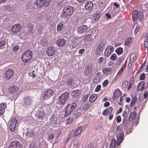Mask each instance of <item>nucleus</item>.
<instances>
[{
  "label": "nucleus",
  "mask_w": 148,
  "mask_h": 148,
  "mask_svg": "<svg viewBox=\"0 0 148 148\" xmlns=\"http://www.w3.org/2000/svg\"><path fill=\"white\" fill-rule=\"evenodd\" d=\"M76 106V103L74 100L69 101L68 103L66 106L65 111V116H67L70 114Z\"/></svg>",
  "instance_id": "f257e3e1"
},
{
  "label": "nucleus",
  "mask_w": 148,
  "mask_h": 148,
  "mask_svg": "<svg viewBox=\"0 0 148 148\" xmlns=\"http://www.w3.org/2000/svg\"><path fill=\"white\" fill-rule=\"evenodd\" d=\"M48 108L49 109V108L47 107H38L36 116V119L39 121L42 120L44 118L45 115V113L46 112V109L47 110Z\"/></svg>",
  "instance_id": "f03ea898"
},
{
  "label": "nucleus",
  "mask_w": 148,
  "mask_h": 148,
  "mask_svg": "<svg viewBox=\"0 0 148 148\" xmlns=\"http://www.w3.org/2000/svg\"><path fill=\"white\" fill-rule=\"evenodd\" d=\"M32 51L30 50H26L23 54L21 57L22 61L25 63L28 62L32 57Z\"/></svg>",
  "instance_id": "7ed1b4c3"
},
{
  "label": "nucleus",
  "mask_w": 148,
  "mask_h": 148,
  "mask_svg": "<svg viewBox=\"0 0 148 148\" xmlns=\"http://www.w3.org/2000/svg\"><path fill=\"white\" fill-rule=\"evenodd\" d=\"M82 130V126H79L77 128L75 131L74 130H72L70 133L69 136H68L67 137L66 141H68L69 140L70 137L72 138L79 135L81 133Z\"/></svg>",
  "instance_id": "20e7f679"
},
{
  "label": "nucleus",
  "mask_w": 148,
  "mask_h": 148,
  "mask_svg": "<svg viewBox=\"0 0 148 148\" xmlns=\"http://www.w3.org/2000/svg\"><path fill=\"white\" fill-rule=\"evenodd\" d=\"M74 9L72 6H69L64 8L62 14L65 16L68 17L72 15Z\"/></svg>",
  "instance_id": "39448f33"
},
{
  "label": "nucleus",
  "mask_w": 148,
  "mask_h": 148,
  "mask_svg": "<svg viewBox=\"0 0 148 148\" xmlns=\"http://www.w3.org/2000/svg\"><path fill=\"white\" fill-rule=\"evenodd\" d=\"M69 96V93L67 92H64L58 98V103L59 104H63L67 101Z\"/></svg>",
  "instance_id": "423d86ee"
},
{
  "label": "nucleus",
  "mask_w": 148,
  "mask_h": 148,
  "mask_svg": "<svg viewBox=\"0 0 148 148\" xmlns=\"http://www.w3.org/2000/svg\"><path fill=\"white\" fill-rule=\"evenodd\" d=\"M17 123L18 121L16 118H11L10 119L8 123L10 124L9 128L11 132H14L16 128Z\"/></svg>",
  "instance_id": "0eeeda50"
},
{
  "label": "nucleus",
  "mask_w": 148,
  "mask_h": 148,
  "mask_svg": "<svg viewBox=\"0 0 148 148\" xmlns=\"http://www.w3.org/2000/svg\"><path fill=\"white\" fill-rule=\"evenodd\" d=\"M50 4L49 0H36L34 5H37L38 7L41 8L43 5L46 7L48 6Z\"/></svg>",
  "instance_id": "6e6552de"
},
{
  "label": "nucleus",
  "mask_w": 148,
  "mask_h": 148,
  "mask_svg": "<svg viewBox=\"0 0 148 148\" xmlns=\"http://www.w3.org/2000/svg\"><path fill=\"white\" fill-rule=\"evenodd\" d=\"M32 99L29 97H25L23 100L22 104L23 106L26 109L29 108L31 106Z\"/></svg>",
  "instance_id": "1a4fd4ad"
},
{
  "label": "nucleus",
  "mask_w": 148,
  "mask_h": 148,
  "mask_svg": "<svg viewBox=\"0 0 148 148\" xmlns=\"http://www.w3.org/2000/svg\"><path fill=\"white\" fill-rule=\"evenodd\" d=\"M81 41V39L80 38L74 37L71 41V45L70 47L71 48H75L80 43Z\"/></svg>",
  "instance_id": "9d476101"
},
{
  "label": "nucleus",
  "mask_w": 148,
  "mask_h": 148,
  "mask_svg": "<svg viewBox=\"0 0 148 148\" xmlns=\"http://www.w3.org/2000/svg\"><path fill=\"white\" fill-rule=\"evenodd\" d=\"M53 91L51 89L45 91L43 96V99L47 100L53 95Z\"/></svg>",
  "instance_id": "9b49d317"
},
{
  "label": "nucleus",
  "mask_w": 148,
  "mask_h": 148,
  "mask_svg": "<svg viewBox=\"0 0 148 148\" xmlns=\"http://www.w3.org/2000/svg\"><path fill=\"white\" fill-rule=\"evenodd\" d=\"M88 27L86 25H83L77 28V32L79 34L86 32L88 29Z\"/></svg>",
  "instance_id": "f8f14e48"
},
{
  "label": "nucleus",
  "mask_w": 148,
  "mask_h": 148,
  "mask_svg": "<svg viewBox=\"0 0 148 148\" xmlns=\"http://www.w3.org/2000/svg\"><path fill=\"white\" fill-rule=\"evenodd\" d=\"M124 137V133L121 130H120L116 135L117 145H120L122 142Z\"/></svg>",
  "instance_id": "ddd939ff"
},
{
  "label": "nucleus",
  "mask_w": 148,
  "mask_h": 148,
  "mask_svg": "<svg viewBox=\"0 0 148 148\" xmlns=\"http://www.w3.org/2000/svg\"><path fill=\"white\" fill-rule=\"evenodd\" d=\"M14 75V72L12 69H8L5 73V77L7 80L10 79Z\"/></svg>",
  "instance_id": "4468645a"
},
{
  "label": "nucleus",
  "mask_w": 148,
  "mask_h": 148,
  "mask_svg": "<svg viewBox=\"0 0 148 148\" xmlns=\"http://www.w3.org/2000/svg\"><path fill=\"white\" fill-rule=\"evenodd\" d=\"M114 50L113 47L109 46L106 48L104 53L105 56L106 57L109 56L112 52Z\"/></svg>",
  "instance_id": "2eb2a0df"
},
{
  "label": "nucleus",
  "mask_w": 148,
  "mask_h": 148,
  "mask_svg": "<svg viewBox=\"0 0 148 148\" xmlns=\"http://www.w3.org/2000/svg\"><path fill=\"white\" fill-rule=\"evenodd\" d=\"M104 44L103 43L101 42L99 44L96 49L95 53L97 55H99L102 51L103 49Z\"/></svg>",
  "instance_id": "dca6fc26"
},
{
  "label": "nucleus",
  "mask_w": 148,
  "mask_h": 148,
  "mask_svg": "<svg viewBox=\"0 0 148 148\" xmlns=\"http://www.w3.org/2000/svg\"><path fill=\"white\" fill-rule=\"evenodd\" d=\"M93 35L90 34L86 35L84 37L85 43L89 44L93 40Z\"/></svg>",
  "instance_id": "f3484780"
},
{
  "label": "nucleus",
  "mask_w": 148,
  "mask_h": 148,
  "mask_svg": "<svg viewBox=\"0 0 148 148\" xmlns=\"http://www.w3.org/2000/svg\"><path fill=\"white\" fill-rule=\"evenodd\" d=\"M21 27L20 25L18 24L13 26L11 28L12 34L17 33L20 29Z\"/></svg>",
  "instance_id": "a211bd4d"
},
{
  "label": "nucleus",
  "mask_w": 148,
  "mask_h": 148,
  "mask_svg": "<svg viewBox=\"0 0 148 148\" xmlns=\"http://www.w3.org/2000/svg\"><path fill=\"white\" fill-rule=\"evenodd\" d=\"M93 7V3L90 1H87L85 5V8L87 10H92Z\"/></svg>",
  "instance_id": "6ab92c4d"
},
{
  "label": "nucleus",
  "mask_w": 148,
  "mask_h": 148,
  "mask_svg": "<svg viewBox=\"0 0 148 148\" xmlns=\"http://www.w3.org/2000/svg\"><path fill=\"white\" fill-rule=\"evenodd\" d=\"M21 147L19 143L17 141L12 142L8 148H21Z\"/></svg>",
  "instance_id": "aec40b11"
},
{
  "label": "nucleus",
  "mask_w": 148,
  "mask_h": 148,
  "mask_svg": "<svg viewBox=\"0 0 148 148\" xmlns=\"http://www.w3.org/2000/svg\"><path fill=\"white\" fill-rule=\"evenodd\" d=\"M66 43V40L64 38L58 39L56 42L57 45L59 47H63L65 45Z\"/></svg>",
  "instance_id": "412c9836"
},
{
  "label": "nucleus",
  "mask_w": 148,
  "mask_h": 148,
  "mask_svg": "<svg viewBox=\"0 0 148 148\" xmlns=\"http://www.w3.org/2000/svg\"><path fill=\"white\" fill-rule=\"evenodd\" d=\"M57 120V117L54 115H52L50 118L49 120V123L50 124L53 125L56 123Z\"/></svg>",
  "instance_id": "4be33fe9"
},
{
  "label": "nucleus",
  "mask_w": 148,
  "mask_h": 148,
  "mask_svg": "<svg viewBox=\"0 0 148 148\" xmlns=\"http://www.w3.org/2000/svg\"><path fill=\"white\" fill-rule=\"evenodd\" d=\"M47 55L50 56H52L54 54L55 50L52 47L48 48L47 50Z\"/></svg>",
  "instance_id": "5701e85b"
},
{
  "label": "nucleus",
  "mask_w": 148,
  "mask_h": 148,
  "mask_svg": "<svg viewBox=\"0 0 148 148\" xmlns=\"http://www.w3.org/2000/svg\"><path fill=\"white\" fill-rule=\"evenodd\" d=\"M18 90V86L16 85L11 86L8 89L9 92L10 93H14L16 92Z\"/></svg>",
  "instance_id": "b1692460"
},
{
  "label": "nucleus",
  "mask_w": 148,
  "mask_h": 148,
  "mask_svg": "<svg viewBox=\"0 0 148 148\" xmlns=\"http://www.w3.org/2000/svg\"><path fill=\"white\" fill-rule=\"evenodd\" d=\"M6 108V103H2L0 104V115H3V114Z\"/></svg>",
  "instance_id": "393cba45"
},
{
  "label": "nucleus",
  "mask_w": 148,
  "mask_h": 148,
  "mask_svg": "<svg viewBox=\"0 0 148 148\" xmlns=\"http://www.w3.org/2000/svg\"><path fill=\"white\" fill-rule=\"evenodd\" d=\"M36 132H35L33 130H31L25 133V135L26 136L29 137L30 138L33 137L36 134Z\"/></svg>",
  "instance_id": "a878e982"
},
{
  "label": "nucleus",
  "mask_w": 148,
  "mask_h": 148,
  "mask_svg": "<svg viewBox=\"0 0 148 148\" xmlns=\"http://www.w3.org/2000/svg\"><path fill=\"white\" fill-rule=\"evenodd\" d=\"M106 5L107 3L105 1L100 0L99 3V6L100 10H103L106 7Z\"/></svg>",
  "instance_id": "bb28decb"
},
{
  "label": "nucleus",
  "mask_w": 148,
  "mask_h": 148,
  "mask_svg": "<svg viewBox=\"0 0 148 148\" xmlns=\"http://www.w3.org/2000/svg\"><path fill=\"white\" fill-rule=\"evenodd\" d=\"M80 93V91L79 90H74L72 92V98H78Z\"/></svg>",
  "instance_id": "cd10ccee"
},
{
  "label": "nucleus",
  "mask_w": 148,
  "mask_h": 148,
  "mask_svg": "<svg viewBox=\"0 0 148 148\" xmlns=\"http://www.w3.org/2000/svg\"><path fill=\"white\" fill-rule=\"evenodd\" d=\"M139 12L138 10H135L132 13V18L133 21H135L137 18L138 16Z\"/></svg>",
  "instance_id": "c85d7f7f"
},
{
  "label": "nucleus",
  "mask_w": 148,
  "mask_h": 148,
  "mask_svg": "<svg viewBox=\"0 0 148 148\" xmlns=\"http://www.w3.org/2000/svg\"><path fill=\"white\" fill-rule=\"evenodd\" d=\"M109 12L110 14L114 16L118 13V11L116 10L114 8H111Z\"/></svg>",
  "instance_id": "c756f323"
},
{
  "label": "nucleus",
  "mask_w": 148,
  "mask_h": 148,
  "mask_svg": "<svg viewBox=\"0 0 148 148\" xmlns=\"http://www.w3.org/2000/svg\"><path fill=\"white\" fill-rule=\"evenodd\" d=\"M145 82H140L138 85L137 89L138 91H140L142 90L144 87Z\"/></svg>",
  "instance_id": "7c9ffc66"
},
{
  "label": "nucleus",
  "mask_w": 148,
  "mask_h": 148,
  "mask_svg": "<svg viewBox=\"0 0 148 148\" xmlns=\"http://www.w3.org/2000/svg\"><path fill=\"white\" fill-rule=\"evenodd\" d=\"M136 112L134 111L131 113L129 118V121H131L134 119L136 117Z\"/></svg>",
  "instance_id": "2f4dec72"
},
{
  "label": "nucleus",
  "mask_w": 148,
  "mask_h": 148,
  "mask_svg": "<svg viewBox=\"0 0 148 148\" xmlns=\"http://www.w3.org/2000/svg\"><path fill=\"white\" fill-rule=\"evenodd\" d=\"M97 98V95L96 94H93L91 95L89 98V101L91 103L94 101Z\"/></svg>",
  "instance_id": "473e14b6"
},
{
  "label": "nucleus",
  "mask_w": 148,
  "mask_h": 148,
  "mask_svg": "<svg viewBox=\"0 0 148 148\" xmlns=\"http://www.w3.org/2000/svg\"><path fill=\"white\" fill-rule=\"evenodd\" d=\"M101 16V14L99 12H96L92 15V17L93 19L96 21Z\"/></svg>",
  "instance_id": "72a5a7b5"
},
{
  "label": "nucleus",
  "mask_w": 148,
  "mask_h": 148,
  "mask_svg": "<svg viewBox=\"0 0 148 148\" xmlns=\"http://www.w3.org/2000/svg\"><path fill=\"white\" fill-rule=\"evenodd\" d=\"M117 141L114 138H112L110 143V146L112 148H114L116 145H117Z\"/></svg>",
  "instance_id": "f704fd0d"
},
{
  "label": "nucleus",
  "mask_w": 148,
  "mask_h": 148,
  "mask_svg": "<svg viewBox=\"0 0 148 148\" xmlns=\"http://www.w3.org/2000/svg\"><path fill=\"white\" fill-rule=\"evenodd\" d=\"M115 51L118 55H120L123 53V49L121 47H118L116 49Z\"/></svg>",
  "instance_id": "c9c22d12"
},
{
  "label": "nucleus",
  "mask_w": 148,
  "mask_h": 148,
  "mask_svg": "<svg viewBox=\"0 0 148 148\" xmlns=\"http://www.w3.org/2000/svg\"><path fill=\"white\" fill-rule=\"evenodd\" d=\"M92 69L91 68V66H87L86 68L84 71V72L86 75H88L90 73V71L89 70H91Z\"/></svg>",
  "instance_id": "e433bc0d"
},
{
  "label": "nucleus",
  "mask_w": 148,
  "mask_h": 148,
  "mask_svg": "<svg viewBox=\"0 0 148 148\" xmlns=\"http://www.w3.org/2000/svg\"><path fill=\"white\" fill-rule=\"evenodd\" d=\"M40 43L43 46L47 45L48 44L47 39L45 38H42L40 40Z\"/></svg>",
  "instance_id": "4c0bfd02"
},
{
  "label": "nucleus",
  "mask_w": 148,
  "mask_h": 148,
  "mask_svg": "<svg viewBox=\"0 0 148 148\" xmlns=\"http://www.w3.org/2000/svg\"><path fill=\"white\" fill-rule=\"evenodd\" d=\"M63 24L61 22L59 23L58 25L57 29L58 31H60L62 29Z\"/></svg>",
  "instance_id": "58836bf2"
},
{
  "label": "nucleus",
  "mask_w": 148,
  "mask_h": 148,
  "mask_svg": "<svg viewBox=\"0 0 148 148\" xmlns=\"http://www.w3.org/2000/svg\"><path fill=\"white\" fill-rule=\"evenodd\" d=\"M111 71L110 69L109 68H105L103 70V73L108 74H109Z\"/></svg>",
  "instance_id": "ea45409f"
},
{
  "label": "nucleus",
  "mask_w": 148,
  "mask_h": 148,
  "mask_svg": "<svg viewBox=\"0 0 148 148\" xmlns=\"http://www.w3.org/2000/svg\"><path fill=\"white\" fill-rule=\"evenodd\" d=\"M114 92L116 95H118V97L121 95L122 94L119 88L116 89Z\"/></svg>",
  "instance_id": "a19ab883"
},
{
  "label": "nucleus",
  "mask_w": 148,
  "mask_h": 148,
  "mask_svg": "<svg viewBox=\"0 0 148 148\" xmlns=\"http://www.w3.org/2000/svg\"><path fill=\"white\" fill-rule=\"evenodd\" d=\"M127 116L123 117L122 121V123L123 125L125 126L127 124Z\"/></svg>",
  "instance_id": "79ce46f5"
},
{
  "label": "nucleus",
  "mask_w": 148,
  "mask_h": 148,
  "mask_svg": "<svg viewBox=\"0 0 148 148\" xmlns=\"http://www.w3.org/2000/svg\"><path fill=\"white\" fill-rule=\"evenodd\" d=\"M114 7L113 8H114L115 9L119 11V10L120 9V8L119 7V5L117 4L116 3H114L113 4Z\"/></svg>",
  "instance_id": "37998d69"
},
{
  "label": "nucleus",
  "mask_w": 148,
  "mask_h": 148,
  "mask_svg": "<svg viewBox=\"0 0 148 148\" xmlns=\"http://www.w3.org/2000/svg\"><path fill=\"white\" fill-rule=\"evenodd\" d=\"M5 42L4 40H2L0 41V49L3 48V47L5 46Z\"/></svg>",
  "instance_id": "c03bdc74"
},
{
  "label": "nucleus",
  "mask_w": 148,
  "mask_h": 148,
  "mask_svg": "<svg viewBox=\"0 0 148 148\" xmlns=\"http://www.w3.org/2000/svg\"><path fill=\"white\" fill-rule=\"evenodd\" d=\"M136 98L135 97H134L133 98H132L131 103H130L131 106H133L134 105V102L136 101Z\"/></svg>",
  "instance_id": "a18cd8bd"
},
{
  "label": "nucleus",
  "mask_w": 148,
  "mask_h": 148,
  "mask_svg": "<svg viewBox=\"0 0 148 148\" xmlns=\"http://www.w3.org/2000/svg\"><path fill=\"white\" fill-rule=\"evenodd\" d=\"M132 39L130 37H128L125 42V44L126 45H129L131 42Z\"/></svg>",
  "instance_id": "49530a36"
},
{
  "label": "nucleus",
  "mask_w": 148,
  "mask_h": 148,
  "mask_svg": "<svg viewBox=\"0 0 148 148\" xmlns=\"http://www.w3.org/2000/svg\"><path fill=\"white\" fill-rule=\"evenodd\" d=\"M116 58V54L115 53H113L110 56V59L112 60H115Z\"/></svg>",
  "instance_id": "de8ad7c7"
},
{
  "label": "nucleus",
  "mask_w": 148,
  "mask_h": 148,
  "mask_svg": "<svg viewBox=\"0 0 148 148\" xmlns=\"http://www.w3.org/2000/svg\"><path fill=\"white\" fill-rule=\"evenodd\" d=\"M118 61L116 62V64L117 65H119L122 62V60H123V58L122 57H119L118 58Z\"/></svg>",
  "instance_id": "09e8293b"
},
{
  "label": "nucleus",
  "mask_w": 148,
  "mask_h": 148,
  "mask_svg": "<svg viewBox=\"0 0 148 148\" xmlns=\"http://www.w3.org/2000/svg\"><path fill=\"white\" fill-rule=\"evenodd\" d=\"M73 145L74 146L77 145L79 143V140L77 139H74L73 140Z\"/></svg>",
  "instance_id": "8fccbe9b"
},
{
  "label": "nucleus",
  "mask_w": 148,
  "mask_h": 148,
  "mask_svg": "<svg viewBox=\"0 0 148 148\" xmlns=\"http://www.w3.org/2000/svg\"><path fill=\"white\" fill-rule=\"evenodd\" d=\"M107 110V112L108 114L111 113L113 111V108L111 107H110L108 109H106Z\"/></svg>",
  "instance_id": "3c124183"
},
{
  "label": "nucleus",
  "mask_w": 148,
  "mask_h": 148,
  "mask_svg": "<svg viewBox=\"0 0 148 148\" xmlns=\"http://www.w3.org/2000/svg\"><path fill=\"white\" fill-rule=\"evenodd\" d=\"M81 114V113L80 112H76L74 114V115L73 116V118H76V117H77L79 116H80Z\"/></svg>",
  "instance_id": "603ef678"
},
{
  "label": "nucleus",
  "mask_w": 148,
  "mask_h": 148,
  "mask_svg": "<svg viewBox=\"0 0 148 148\" xmlns=\"http://www.w3.org/2000/svg\"><path fill=\"white\" fill-rule=\"evenodd\" d=\"M19 46H18L16 45L13 47V48H12V50H13V51L15 52L16 51H17L19 49Z\"/></svg>",
  "instance_id": "864d4df0"
},
{
  "label": "nucleus",
  "mask_w": 148,
  "mask_h": 148,
  "mask_svg": "<svg viewBox=\"0 0 148 148\" xmlns=\"http://www.w3.org/2000/svg\"><path fill=\"white\" fill-rule=\"evenodd\" d=\"M67 83L69 85H72L73 83V79L72 78H69Z\"/></svg>",
  "instance_id": "5fc2aeb1"
},
{
  "label": "nucleus",
  "mask_w": 148,
  "mask_h": 148,
  "mask_svg": "<svg viewBox=\"0 0 148 148\" xmlns=\"http://www.w3.org/2000/svg\"><path fill=\"white\" fill-rule=\"evenodd\" d=\"M123 72V71H122L120 70H119L117 73V74L116 76V77H120L122 75V73Z\"/></svg>",
  "instance_id": "6e6d98bb"
},
{
  "label": "nucleus",
  "mask_w": 148,
  "mask_h": 148,
  "mask_svg": "<svg viewBox=\"0 0 148 148\" xmlns=\"http://www.w3.org/2000/svg\"><path fill=\"white\" fill-rule=\"evenodd\" d=\"M144 98L146 99L147 98L148 96V92L147 91L145 90L144 91L143 94Z\"/></svg>",
  "instance_id": "4d7b16f0"
},
{
  "label": "nucleus",
  "mask_w": 148,
  "mask_h": 148,
  "mask_svg": "<svg viewBox=\"0 0 148 148\" xmlns=\"http://www.w3.org/2000/svg\"><path fill=\"white\" fill-rule=\"evenodd\" d=\"M145 78V74L144 73H143L141 74L140 76V79L141 80H144Z\"/></svg>",
  "instance_id": "13d9d810"
},
{
  "label": "nucleus",
  "mask_w": 148,
  "mask_h": 148,
  "mask_svg": "<svg viewBox=\"0 0 148 148\" xmlns=\"http://www.w3.org/2000/svg\"><path fill=\"white\" fill-rule=\"evenodd\" d=\"M121 121V116L120 115L118 116L116 118V121L118 123H120Z\"/></svg>",
  "instance_id": "bf43d9fd"
},
{
  "label": "nucleus",
  "mask_w": 148,
  "mask_h": 148,
  "mask_svg": "<svg viewBox=\"0 0 148 148\" xmlns=\"http://www.w3.org/2000/svg\"><path fill=\"white\" fill-rule=\"evenodd\" d=\"M108 83V81L107 80H105L102 84V85L103 86H107Z\"/></svg>",
  "instance_id": "052dcab7"
},
{
  "label": "nucleus",
  "mask_w": 148,
  "mask_h": 148,
  "mask_svg": "<svg viewBox=\"0 0 148 148\" xmlns=\"http://www.w3.org/2000/svg\"><path fill=\"white\" fill-rule=\"evenodd\" d=\"M128 84V82L127 81H125L123 83V84H122V86L123 88H125L127 87Z\"/></svg>",
  "instance_id": "680f3d73"
},
{
  "label": "nucleus",
  "mask_w": 148,
  "mask_h": 148,
  "mask_svg": "<svg viewBox=\"0 0 148 148\" xmlns=\"http://www.w3.org/2000/svg\"><path fill=\"white\" fill-rule=\"evenodd\" d=\"M101 88V86L100 85H97L95 89V91L96 92L99 91L100 89Z\"/></svg>",
  "instance_id": "e2e57ef3"
},
{
  "label": "nucleus",
  "mask_w": 148,
  "mask_h": 148,
  "mask_svg": "<svg viewBox=\"0 0 148 148\" xmlns=\"http://www.w3.org/2000/svg\"><path fill=\"white\" fill-rule=\"evenodd\" d=\"M134 77H132L131 78L129 84L130 85L132 86V84L134 83Z\"/></svg>",
  "instance_id": "0e129e2a"
},
{
  "label": "nucleus",
  "mask_w": 148,
  "mask_h": 148,
  "mask_svg": "<svg viewBox=\"0 0 148 148\" xmlns=\"http://www.w3.org/2000/svg\"><path fill=\"white\" fill-rule=\"evenodd\" d=\"M85 49H82L79 50L78 53L79 54H82L85 51Z\"/></svg>",
  "instance_id": "69168bd1"
},
{
  "label": "nucleus",
  "mask_w": 148,
  "mask_h": 148,
  "mask_svg": "<svg viewBox=\"0 0 148 148\" xmlns=\"http://www.w3.org/2000/svg\"><path fill=\"white\" fill-rule=\"evenodd\" d=\"M118 97H119L118 95H116L114 92L113 93L112 95L113 99H115L118 98Z\"/></svg>",
  "instance_id": "338daca9"
},
{
  "label": "nucleus",
  "mask_w": 148,
  "mask_h": 148,
  "mask_svg": "<svg viewBox=\"0 0 148 148\" xmlns=\"http://www.w3.org/2000/svg\"><path fill=\"white\" fill-rule=\"evenodd\" d=\"M144 46L145 47L148 48V42L147 41H145L144 42Z\"/></svg>",
  "instance_id": "774afa93"
}]
</instances>
